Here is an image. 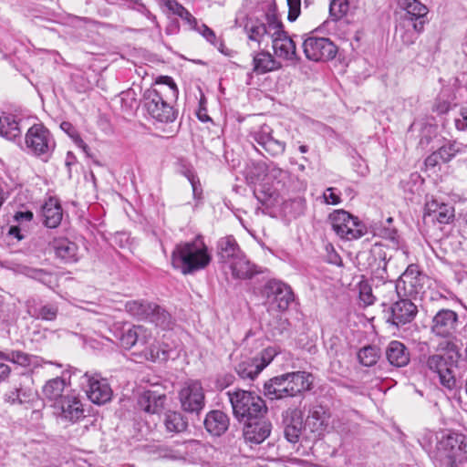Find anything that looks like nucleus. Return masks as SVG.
I'll return each instance as SVG.
<instances>
[{"instance_id": "14", "label": "nucleus", "mask_w": 467, "mask_h": 467, "mask_svg": "<svg viewBox=\"0 0 467 467\" xmlns=\"http://www.w3.org/2000/svg\"><path fill=\"white\" fill-rule=\"evenodd\" d=\"M85 391L89 400L95 404L102 405L112 398V389L106 379L98 374L86 373L83 377Z\"/></svg>"}, {"instance_id": "3", "label": "nucleus", "mask_w": 467, "mask_h": 467, "mask_svg": "<svg viewBox=\"0 0 467 467\" xmlns=\"http://www.w3.org/2000/svg\"><path fill=\"white\" fill-rule=\"evenodd\" d=\"M436 459L442 467H458L467 462V436L458 432L443 433L436 445Z\"/></svg>"}, {"instance_id": "8", "label": "nucleus", "mask_w": 467, "mask_h": 467, "mask_svg": "<svg viewBox=\"0 0 467 467\" xmlns=\"http://www.w3.org/2000/svg\"><path fill=\"white\" fill-rule=\"evenodd\" d=\"M173 262L210 263L212 257L202 235H197L192 242L178 244L172 252Z\"/></svg>"}, {"instance_id": "43", "label": "nucleus", "mask_w": 467, "mask_h": 467, "mask_svg": "<svg viewBox=\"0 0 467 467\" xmlns=\"http://www.w3.org/2000/svg\"><path fill=\"white\" fill-rule=\"evenodd\" d=\"M57 315L58 306L56 304L47 303L38 308H35L32 317L45 321H55Z\"/></svg>"}, {"instance_id": "4", "label": "nucleus", "mask_w": 467, "mask_h": 467, "mask_svg": "<svg viewBox=\"0 0 467 467\" xmlns=\"http://www.w3.org/2000/svg\"><path fill=\"white\" fill-rule=\"evenodd\" d=\"M234 417L240 421L259 419L267 411L265 400L256 394L243 389L228 391Z\"/></svg>"}, {"instance_id": "20", "label": "nucleus", "mask_w": 467, "mask_h": 467, "mask_svg": "<svg viewBox=\"0 0 467 467\" xmlns=\"http://www.w3.org/2000/svg\"><path fill=\"white\" fill-rule=\"evenodd\" d=\"M461 153H467V147L459 142H447L432 152L425 160V164L434 167L441 162L450 161L454 156Z\"/></svg>"}, {"instance_id": "47", "label": "nucleus", "mask_w": 467, "mask_h": 467, "mask_svg": "<svg viewBox=\"0 0 467 467\" xmlns=\"http://www.w3.org/2000/svg\"><path fill=\"white\" fill-rule=\"evenodd\" d=\"M289 326L288 319L283 317L281 315L276 316L273 321L268 323V327L273 337L281 336L287 332Z\"/></svg>"}, {"instance_id": "36", "label": "nucleus", "mask_w": 467, "mask_h": 467, "mask_svg": "<svg viewBox=\"0 0 467 467\" xmlns=\"http://www.w3.org/2000/svg\"><path fill=\"white\" fill-rule=\"evenodd\" d=\"M125 308L128 313L138 319L148 320L150 311L156 309L154 303H149L146 301H129L125 305Z\"/></svg>"}, {"instance_id": "16", "label": "nucleus", "mask_w": 467, "mask_h": 467, "mask_svg": "<svg viewBox=\"0 0 467 467\" xmlns=\"http://www.w3.org/2000/svg\"><path fill=\"white\" fill-rule=\"evenodd\" d=\"M271 39L272 48L277 58L289 62H296L299 59L296 43L288 36L287 32L284 30L282 23L280 24V29L275 32V35Z\"/></svg>"}, {"instance_id": "9", "label": "nucleus", "mask_w": 467, "mask_h": 467, "mask_svg": "<svg viewBox=\"0 0 467 467\" xmlns=\"http://www.w3.org/2000/svg\"><path fill=\"white\" fill-rule=\"evenodd\" d=\"M385 288L392 295L400 297V295L397 292V287L392 283L386 284ZM389 313V317H388V321L399 327L410 323L415 318L418 309L411 300L407 298H399L391 305Z\"/></svg>"}, {"instance_id": "10", "label": "nucleus", "mask_w": 467, "mask_h": 467, "mask_svg": "<svg viewBox=\"0 0 467 467\" xmlns=\"http://www.w3.org/2000/svg\"><path fill=\"white\" fill-rule=\"evenodd\" d=\"M261 295L280 312L287 310L295 299L292 288L287 284L276 279L268 280L263 286Z\"/></svg>"}, {"instance_id": "17", "label": "nucleus", "mask_w": 467, "mask_h": 467, "mask_svg": "<svg viewBox=\"0 0 467 467\" xmlns=\"http://www.w3.org/2000/svg\"><path fill=\"white\" fill-rule=\"evenodd\" d=\"M52 407L59 413L60 417L70 422H77L84 418V408L80 399L74 393H67L66 396Z\"/></svg>"}, {"instance_id": "5", "label": "nucleus", "mask_w": 467, "mask_h": 467, "mask_svg": "<svg viewBox=\"0 0 467 467\" xmlns=\"http://www.w3.org/2000/svg\"><path fill=\"white\" fill-rule=\"evenodd\" d=\"M332 230L342 240H358L367 234L366 225L345 210H335L328 216Z\"/></svg>"}, {"instance_id": "46", "label": "nucleus", "mask_w": 467, "mask_h": 467, "mask_svg": "<svg viewBox=\"0 0 467 467\" xmlns=\"http://www.w3.org/2000/svg\"><path fill=\"white\" fill-rule=\"evenodd\" d=\"M136 334L138 335V339L135 347L142 354L150 342L153 341L154 337H152L151 331L143 326H136Z\"/></svg>"}, {"instance_id": "45", "label": "nucleus", "mask_w": 467, "mask_h": 467, "mask_svg": "<svg viewBox=\"0 0 467 467\" xmlns=\"http://www.w3.org/2000/svg\"><path fill=\"white\" fill-rule=\"evenodd\" d=\"M350 6V0H332L329 5V16L334 21L344 17Z\"/></svg>"}, {"instance_id": "19", "label": "nucleus", "mask_w": 467, "mask_h": 467, "mask_svg": "<svg viewBox=\"0 0 467 467\" xmlns=\"http://www.w3.org/2000/svg\"><path fill=\"white\" fill-rule=\"evenodd\" d=\"M244 423V438L251 446L262 443L271 433L272 425L267 420L259 418Z\"/></svg>"}, {"instance_id": "21", "label": "nucleus", "mask_w": 467, "mask_h": 467, "mask_svg": "<svg viewBox=\"0 0 467 467\" xmlns=\"http://www.w3.org/2000/svg\"><path fill=\"white\" fill-rule=\"evenodd\" d=\"M284 435L292 443L299 441L303 429V414L297 409L287 410L284 415Z\"/></svg>"}, {"instance_id": "53", "label": "nucleus", "mask_w": 467, "mask_h": 467, "mask_svg": "<svg viewBox=\"0 0 467 467\" xmlns=\"http://www.w3.org/2000/svg\"><path fill=\"white\" fill-rule=\"evenodd\" d=\"M23 272L26 275L29 276L30 278L38 280L43 284H48L51 282V275L43 269L25 266Z\"/></svg>"}, {"instance_id": "49", "label": "nucleus", "mask_w": 467, "mask_h": 467, "mask_svg": "<svg viewBox=\"0 0 467 467\" xmlns=\"http://www.w3.org/2000/svg\"><path fill=\"white\" fill-rule=\"evenodd\" d=\"M121 107L124 110L130 111L138 106L137 93L133 88H129L119 94Z\"/></svg>"}, {"instance_id": "52", "label": "nucleus", "mask_w": 467, "mask_h": 467, "mask_svg": "<svg viewBox=\"0 0 467 467\" xmlns=\"http://www.w3.org/2000/svg\"><path fill=\"white\" fill-rule=\"evenodd\" d=\"M278 353L279 349L276 347H268L262 350L260 354L255 357L261 370L269 365Z\"/></svg>"}, {"instance_id": "60", "label": "nucleus", "mask_w": 467, "mask_h": 467, "mask_svg": "<svg viewBox=\"0 0 467 467\" xmlns=\"http://www.w3.org/2000/svg\"><path fill=\"white\" fill-rule=\"evenodd\" d=\"M206 265H172L175 270L180 271L182 275H192L202 268Z\"/></svg>"}, {"instance_id": "44", "label": "nucleus", "mask_w": 467, "mask_h": 467, "mask_svg": "<svg viewBox=\"0 0 467 467\" xmlns=\"http://www.w3.org/2000/svg\"><path fill=\"white\" fill-rule=\"evenodd\" d=\"M358 358L363 366L371 367L377 363L379 352L376 347L367 346L358 351Z\"/></svg>"}, {"instance_id": "62", "label": "nucleus", "mask_w": 467, "mask_h": 467, "mask_svg": "<svg viewBox=\"0 0 467 467\" xmlns=\"http://www.w3.org/2000/svg\"><path fill=\"white\" fill-rule=\"evenodd\" d=\"M436 133V129L431 125H426L421 131V138L420 140V144L421 146L428 145L431 140V137Z\"/></svg>"}, {"instance_id": "38", "label": "nucleus", "mask_w": 467, "mask_h": 467, "mask_svg": "<svg viewBox=\"0 0 467 467\" xmlns=\"http://www.w3.org/2000/svg\"><path fill=\"white\" fill-rule=\"evenodd\" d=\"M142 355L146 359L153 362L166 361L169 358V348L168 345L160 344L154 338L143 351Z\"/></svg>"}, {"instance_id": "7", "label": "nucleus", "mask_w": 467, "mask_h": 467, "mask_svg": "<svg viewBox=\"0 0 467 467\" xmlns=\"http://www.w3.org/2000/svg\"><path fill=\"white\" fill-rule=\"evenodd\" d=\"M281 20L279 19L275 9H270L264 17V20L257 18L247 19L244 25V31L250 41L256 42L260 45L265 36L273 37L280 29Z\"/></svg>"}, {"instance_id": "40", "label": "nucleus", "mask_w": 467, "mask_h": 467, "mask_svg": "<svg viewBox=\"0 0 467 467\" xmlns=\"http://www.w3.org/2000/svg\"><path fill=\"white\" fill-rule=\"evenodd\" d=\"M164 424L167 431L171 432H181L187 428V421L183 416L177 411H168L165 415Z\"/></svg>"}, {"instance_id": "30", "label": "nucleus", "mask_w": 467, "mask_h": 467, "mask_svg": "<svg viewBox=\"0 0 467 467\" xmlns=\"http://www.w3.org/2000/svg\"><path fill=\"white\" fill-rule=\"evenodd\" d=\"M254 71L257 74H265L267 72L278 70L282 67V64L268 51H260L253 57Z\"/></svg>"}, {"instance_id": "32", "label": "nucleus", "mask_w": 467, "mask_h": 467, "mask_svg": "<svg viewBox=\"0 0 467 467\" xmlns=\"http://www.w3.org/2000/svg\"><path fill=\"white\" fill-rule=\"evenodd\" d=\"M265 395L270 400H281L288 398L286 382L283 375L274 377L264 385Z\"/></svg>"}, {"instance_id": "34", "label": "nucleus", "mask_w": 467, "mask_h": 467, "mask_svg": "<svg viewBox=\"0 0 467 467\" xmlns=\"http://www.w3.org/2000/svg\"><path fill=\"white\" fill-rule=\"evenodd\" d=\"M66 381L62 378H55L48 380L43 387V394L47 400L52 402V405H56L60 401L67 393Z\"/></svg>"}, {"instance_id": "54", "label": "nucleus", "mask_w": 467, "mask_h": 467, "mask_svg": "<svg viewBox=\"0 0 467 467\" xmlns=\"http://www.w3.org/2000/svg\"><path fill=\"white\" fill-rule=\"evenodd\" d=\"M18 393V405L30 403L34 401L36 397V393L31 388L27 387H19Z\"/></svg>"}, {"instance_id": "42", "label": "nucleus", "mask_w": 467, "mask_h": 467, "mask_svg": "<svg viewBox=\"0 0 467 467\" xmlns=\"http://www.w3.org/2000/svg\"><path fill=\"white\" fill-rule=\"evenodd\" d=\"M228 270L235 279H251L254 275L261 273L255 265H227Z\"/></svg>"}, {"instance_id": "51", "label": "nucleus", "mask_w": 467, "mask_h": 467, "mask_svg": "<svg viewBox=\"0 0 467 467\" xmlns=\"http://www.w3.org/2000/svg\"><path fill=\"white\" fill-rule=\"evenodd\" d=\"M60 128L73 140V141L78 147L81 148L83 150H86L88 149V145L81 139L80 135L70 122L63 121L60 124Z\"/></svg>"}, {"instance_id": "6", "label": "nucleus", "mask_w": 467, "mask_h": 467, "mask_svg": "<svg viewBox=\"0 0 467 467\" xmlns=\"http://www.w3.org/2000/svg\"><path fill=\"white\" fill-rule=\"evenodd\" d=\"M25 143L31 154L44 159H47L56 148L53 135L42 123H36L27 130Z\"/></svg>"}, {"instance_id": "57", "label": "nucleus", "mask_w": 467, "mask_h": 467, "mask_svg": "<svg viewBox=\"0 0 467 467\" xmlns=\"http://www.w3.org/2000/svg\"><path fill=\"white\" fill-rule=\"evenodd\" d=\"M193 30L199 32L208 42H210L213 45H216V36L213 30H212L210 27H208L206 25H197V28H194Z\"/></svg>"}, {"instance_id": "55", "label": "nucleus", "mask_w": 467, "mask_h": 467, "mask_svg": "<svg viewBox=\"0 0 467 467\" xmlns=\"http://www.w3.org/2000/svg\"><path fill=\"white\" fill-rule=\"evenodd\" d=\"M275 193V190L274 188L268 187L265 190L262 185L256 186L254 190V196L262 203H265Z\"/></svg>"}, {"instance_id": "25", "label": "nucleus", "mask_w": 467, "mask_h": 467, "mask_svg": "<svg viewBox=\"0 0 467 467\" xmlns=\"http://www.w3.org/2000/svg\"><path fill=\"white\" fill-rule=\"evenodd\" d=\"M399 4L400 7L406 11L408 17L411 21L414 19L419 20V22L412 24L414 30L418 33L422 31L424 25L423 17L428 13V8L426 5L418 0H400Z\"/></svg>"}, {"instance_id": "13", "label": "nucleus", "mask_w": 467, "mask_h": 467, "mask_svg": "<svg viewBox=\"0 0 467 467\" xmlns=\"http://www.w3.org/2000/svg\"><path fill=\"white\" fill-rule=\"evenodd\" d=\"M303 51L308 60L319 62L333 59L337 47L329 38L308 36L303 42Z\"/></svg>"}, {"instance_id": "27", "label": "nucleus", "mask_w": 467, "mask_h": 467, "mask_svg": "<svg viewBox=\"0 0 467 467\" xmlns=\"http://www.w3.org/2000/svg\"><path fill=\"white\" fill-rule=\"evenodd\" d=\"M44 224L48 228H56L61 223L63 213L57 199L49 198L41 209Z\"/></svg>"}, {"instance_id": "15", "label": "nucleus", "mask_w": 467, "mask_h": 467, "mask_svg": "<svg viewBox=\"0 0 467 467\" xmlns=\"http://www.w3.org/2000/svg\"><path fill=\"white\" fill-rule=\"evenodd\" d=\"M273 130L267 124H263L254 128L249 138L261 146L266 152L272 156L281 155L285 152V143L272 136Z\"/></svg>"}, {"instance_id": "61", "label": "nucleus", "mask_w": 467, "mask_h": 467, "mask_svg": "<svg viewBox=\"0 0 467 467\" xmlns=\"http://www.w3.org/2000/svg\"><path fill=\"white\" fill-rule=\"evenodd\" d=\"M335 191L336 189L332 187L327 188L325 191L323 198L326 203L332 205H337L340 203V197Z\"/></svg>"}, {"instance_id": "41", "label": "nucleus", "mask_w": 467, "mask_h": 467, "mask_svg": "<svg viewBox=\"0 0 467 467\" xmlns=\"http://www.w3.org/2000/svg\"><path fill=\"white\" fill-rule=\"evenodd\" d=\"M156 309L150 311L149 321L155 324L156 327H160L162 329H168L171 327L172 318L171 316L162 307L156 305Z\"/></svg>"}, {"instance_id": "58", "label": "nucleus", "mask_w": 467, "mask_h": 467, "mask_svg": "<svg viewBox=\"0 0 467 467\" xmlns=\"http://www.w3.org/2000/svg\"><path fill=\"white\" fill-rule=\"evenodd\" d=\"M163 2L168 10L179 17L186 10L177 0H163Z\"/></svg>"}, {"instance_id": "24", "label": "nucleus", "mask_w": 467, "mask_h": 467, "mask_svg": "<svg viewBox=\"0 0 467 467\" xmlns=\"http://www.w3.org/2000/svg\"><path fill=\"white\" fill-rule=\"evenodd\" d=\"M166 395L157 390L148 389L138 398V406L148 413H159L164 407Z\"/></svg>"}, {"instance_id": "26", "label": "nucleus", "mask_w": 467, "mask_h": 467, "mask_svg": "<svg viewBox=\"0 0 467 467\" xmlns=\"http://www.w3.org/2000/svg\"><path fill=\"white\" fill-rule=\"evenodd\" d=\"M385 354L389 364L397 368L407 366L410 359L409 349L398 340H392L389 343Z\"/></svg>"}, {"instance_id": "23", "label": "nucleus", "mask_w": 467, "mask_h": 467, "mask_svg": "<svg viewBox=\"0 0 467 467\" xmlns=\"http://www.w3.org/2000/svg\"><path fill=\"white\" fill-rule=\"evenodd\" d=\"M217 254L223 261L241 262L244 255L237 244L235 239L229 235L222 237L217 242Z\"/></svg>"}, {"instance_id": "33", "label": "nucleus", "mask_w": 467, "mask_h": 467, "mask_svg": "<svg viewBox=\"0 0 467 467\" xmlns=\"http://www.w3.org/2000/svg\"><path fill=\"white\" fill-rule=\"evenodd\" d=\"M234 369L243 379H254L262 371L255 357H242Z\"/></svg>"}, {"instance_id": "48", "label": "nucleus", "mask_w": 467, "mask_h": 467, "mask_svg": "<svg viewBox=\"0 0 467 467\" xmlns=\"http://www.w3.org/2000/svg\"><path fill=\"white\" fill-rule=\"evenodd\" d=\"M0 359L11 361L20 366H28L30 364V358L27 354L22 351H0Z\"/></svg>"}, {"instance_id": "37", "label": "nucleus", "mask_w": 467, "mask_h": 467, "mask_svg": "<svg viewBox=\"0 0 467 467\" xmlns=\"http://www.w3.org/2000/svg\"><path fill=\"white\" fill-rule=\"evenodd\" d=\"M0 135L13 140L20 135L18 122L10 114H0Z\"/></svg>"}, {"instance_id": "11", "label": "nucleus", "mask_w": 467, "mask_h": 467, "mask_svg": "<svg viewBox=\"0 0 467 467\" xmlns=\"http://www.w3.org/2000/svg\"><path fill=\"white\" fill-rule=\"evenodd\" d=\"M458 326V314L453 310L443 308L432 317L431 330L433 335L443 340L455 342Z\"/></svg>"}, {"instance_id": "39", "label": "nucleus", "mask_w": 467, "mask_h": 467, "mask_svg": "<svg viewBox=\"0 0 467 467\" xmlns=\"http://www.w3.org/2000/svg\"><path fill=\"white\" fill-rule=\"evenodd\" d=\"M356 289L358 294L359 306L367 307L376 302V296L373 294L372 286L363 276L356 285Z\"/></svg>"}, {"instance_id": "22", "label": "nucleus", "mask_w": 467, "mask_h": 467, "mask_svg": "<svg viewBox=\"0 0 467 467\" xmlns=\"http://www.w3.org/2000/svg\"><path fill=\"white\" fill-rule=\"evenodd\" d=\"M286 382V392L289 397H295L309 390L312 386V376L306 371H296L284 374Z\"/></svg>"}, {"instance_id": "64", "label": "nucleus", "mask_w": 467, "mask_h": 467, "mask_svg": "<svg viewBox=\"0 0 467 467\" xmlns=\"http://www.w3.org/2000/svg\"><path fill=\"white\" fill-rule=\"evenodd\" d=\"M456 127L459 130H467V109L461 111V117L455 120Z\"/></svg>"}, {"instance_id": "35", "label": "nucleus", "mask_w": 467, "mask_h": 467, "mask_svg": "<svg viewBox=\"0 0 467 467\" xmlns=\"http://www.w3.org/2000/svg\"><path fill=\"white\" fill-rule=\"evenodd\" d=\"M53 248L57 258L65 261H77L76 257L78 246L76 244L70 242L67 239L60 238L55 239L53 242Z\"/></svg>"}, {"instance_id": "31", "label": "nucleus", "mask_w": 467, "mask_h": 467, "mask_svg": "<svg viewBox=\"0 0 467 467\" xmlns=\"http://www.w3.org/2000/svg\"><path fill=\"white\" fill-rule=\"evenodd\" d=\"M329 413L322 406L312 408L306 420V425L313 432H321L328 424Z\"/></svg>"}, {"instance_id": "63", "label": "nucleus", "mask_w": 467, "mask_h": 467, "mask_svg": "<svg viewBox=\"0 0 467 467\" xmlns=\"http://www.w3.org/2000/svg\"><path fill=\"white\" fill-rule=\"evenodd\" d=\"M285 177V171L277 167L269 169L267 174L265 175V179L267 181H277L278 183L281 182Z\"/></svg>"}, {"instance_id": "18", "label": "nucleus", "mask_w": 467, "mask_h": 467, "mask_svg": "<svg viewBox=\"0 0 467 467\" xmlns=\"http://www.w3.org/2000/svg\"><path fill=\"white\" fill-rule=\"evenodd\" d=\"M454 216V208L451 204L439 202L434 199L425 203L423 219L426 222L448 224L452 222Z\"/></svg>"}, {"instance_id": "29", "label": "nucleus", "mask_w": 467, "mask_h": 467, "mask_svg": "<svg viewBox=\"0 0 467 467\" xmlns=\"http://www.w3.org/2000/svg\"><path fill=\"white\" fill-rule=\"evenodd\" d=\"M400 281L405 285H409L415 293H419L428 281V277L420 270L419 265H408L400 275Z\"/></svg>"}, {"instance_id": "59", "label": "nucleus", "mask_w": 467, "mask_h": 467, "mask_svg": "<svg viewBox=\"0 0 467 467\" xmlns=\"http://www.w3.org/2000/svg\"><path fill=\"white\" fill-rule=\"evenodd\" d=\"M388 251L391 252V250L385 248L382 244H375L371 250L375 256H379L377 259L385 263H389L392 258L391 255L387 257Z\"/></svg>"}, {"instance_id": "50", "label": "nucleus", "mask_w": 467, "mask_h": 467, "mask_svg": "<svg viewBox=\"0 0 467 467\" xmlns=\"http://www.w3.org/2000/svg\"><path fill=\"white\" fill-rule=\"evenodd\" d=\"M138 335L136 334V326L129 327L121 332L119 342L123 348L130 349L136 346Z\"/></svg>"}, {"instance_id": "12", "label": "nucleus", "mask_w": 467, "mask_h": 467, "mask_svg": "<svg viewBox=\"0 0 467 467\" xmlns=\"http://www.w3.org/2000/svg\"><path fill=\"white\" fill-rule=\"evenodd\" d=\"M182 410L199 414L205 405V396L201 382L191 380L184 384L179 392Z\"/></svg>"}, {"instance_id": "1", "label": "nucleus", "mask_w": 467, "mask_h": 467, "mask_svg": "<svg viewBox=\"0 0 467 467\" xmlns=\"http://www.w3.org/2000/svg\"><path fill=\"white\" fill-rule=\"evenodd\" d=\"M164 96L174 99L178 96L177 86L168 76L159 77L154 86L144 91V107L152 119L164 123L173 122L176 119V111L164 99Z\"/></svg>"}, {"instance_id": "2", "label": "nucleus", "mask_w": 467, "mask_h": 467, "mask_svg": "<svg viewBox=\"0 0 467 467\" xmlns=\"http://www.w3.org/2000/svg\"><path fill=\"white\" fill-rule=\"evenodd\" d=\"M435 351L422 356L420 361L426 368L439 376L441 385L451 389L456 385L453 368L461 357L459 348L454 341L441 340L435 347Z\"/></svg>"}, {"instance_id": "56", "label": "nucleus", "mask_w": 467, "mask_h": 467, "mask_svg": "<svg viewBox=\"0 0 467 467\" xmlns=\"http://www.w3.org/2000/svg\"><path fill=\"white\" fill-rule=\"evenodd\" d=\"M288 5L287 19L294 22L299 16L301 12V0H286Z\"/></svg>"}, {"instance_id": "28", "label": "nucleus", "mask_w": 467, "mask_h": 467, "mask_svg": "<svg viewBox=\"0 0 467 467\" xmlns=\"http://www.w3.org/2000/svg\"><path fill=\"white\" fill-rule=\"evenodd\" d=\"M206 431L214 436L224 433L229 427L228 416L221 410L210 411L204 419Z\"/></svg>"}]
</instances>
